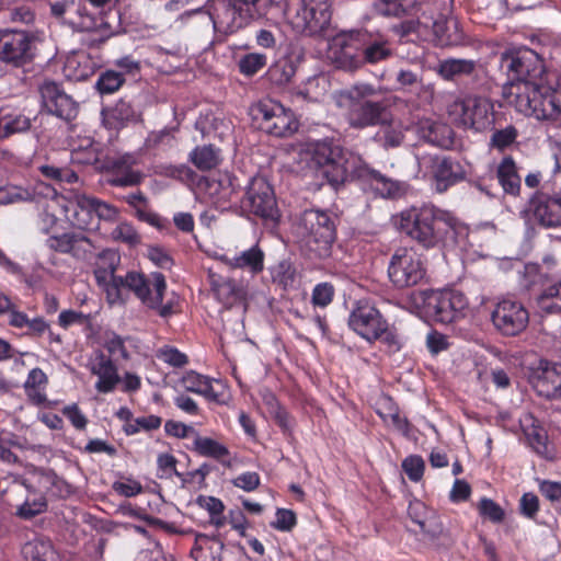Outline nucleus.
Wrapping results in <instances>:
<instances>
[{"mask_svg":"<svg viewBox=\"0 0 561 561\" xmlns=\"http://www.w3.org/2000/svg\"><path fill=\"white\" fill-rule=\"evenodd\" d=\"M500 67L508 79L504 93L510 104L519 113L538 121L559 119L561 105L556 93L541 82L545 66L537 53L529 48L505 51L501 56Z\"/></svg>","mask_w":561,"mask_h":561,"instance_id":"obj_1","label":"nucleus"},{"mask_svg":"<svg viewBox=\"0 0 561 561\" xmlns=\"http://www.w3.org/2000/svg\"><path fill=\"white\" fill-rule=\"evenodd\" d=\"M309 164L335 190L345 182L357 181L385 198L404 193V183L373 169L360 156L345 151L331 141H317L307 149Z\"/></svg>","mask_w":561,"mask_h":561,"instance_id":"obj_2","label":"nucleus"},{"mask_svg":"<svg viewBox=\"0 0 561 561\" xmlns=\"http://www.w3.org/2000/svg\"><path fill=\"white\" fill-rule=\"evenodd\" d=\"M290 234L310 259H328L336 240V217L322 209H306L297 215Z\"/></svg>","mask_w":561,"mask_h":561,"instance_id":"obj_3","label":"nucleus"},{"mask_svg":"<svg viewBox=\"0 0 561 561\" xmlns=\"http://www.w3.org/2000/svg\"><path fill=\"white\" fill-rule=\"evenodd\" d=\"M458 220L449 211L432 204L412 207L400 215L402 232L424 249L438 247L449 230H455Z\"/></svg>","mask_w":561,"mask_h":561,"instance_id":"obj_4","label":"nucleus"},{"mask_svg":"<svg viewBox=\"0 0 561 561\" xmlns=\"http://www.w3.org/2000/svg\"><path fill=\"white\" fill-rule=\"evenodd\" d=\"M376 94L377 89L367 82H357L335 94V104L351 128L363 130L387 122L388 105L373 101Z\"/></svg>","mask_w":561,"mask_h":561,"instance_id":"obj_5","label":"nucleus"},{"mask_svg":"<svg viewBox=\"0 0 561 561\" xmlns=\"http://www.w3.org/2000/svg\"><path fill=\"white\" fill-rule=\"evenodd\" d=\"M104 288L111 302L119 300L122 288H127L145 307L157 311L160 317L168 318L174 313L171 301L162 304L167 290V282L162 273L153 272L146 277L138 272H128L125 277L113 278V282H110Z\"/></svg>","mask_w":561,"mask_h":561,"instance_id":"obj_6","label":"nucleus"},{"mask_svg":"<svg viewBox=\"0 0 561 561\" xmlns=\"http://www.w3.org/2000/svg\"><path fill=\"white\" fill-rule=\"evenodd\" d=\"M261 2L262 0H216L215 16H205L201 22V26L216 33L210 45L222 42L225 36L237 32L251 20L260 18Z\"/></svg>","mask_w":561,"mask_h":561,"instance_id":"obj_7","label":"nucleus"},{"mask_svg":"<svg viewBox=\"0 0 561 561\" xmlns=\"http://www.w3.org/2000/svg\"><path fill=\"white\" fill-rule=\"evenodd\" d=\"M410 301L419 314L439 323L454 322L468 306L466 296L454 290L414 291Z\"/></svg>","mask_w":561,"mask_h":561,"instance_id":"obj_8","label":"nucleus"},{"mask_svg":"<svg viewBox=\"0 0 561 561\" xmlns=\"http://www.w3.org/2000/svg\"><path fill=\"white\" fill-rule=\"evenodd\" d=\"M285 18L296 34L313 36L323 32L331 22L330 0H289Z\"/></svg>","mask_w":561,"mask_h":561,"instance_id":"obj_9","label":"nucleus"},{"mask_svg":"<svg viewBox=\"0 0 561 561\" xmlns=\"http://www.w3.org/2000/svg\"><path fill=\"white\" fill-rule=\"evenodd\" d=\"M250 115L253 124L260 130L275 137L290 136L298 128L293 112L270 99L262 100L252 105Z\"/></svg>","mask_w":561,"mask_h":561,"instance_id":"obj_10","label":"nucleus"},{"mask_svg":"<svg viewBox=\"0 0 561 561\" xmlns=\"http://www.w3.org/2000/svg\"><path fill=\"white\" fill-rule=\"evenodd\" d=\"M426 276L425 263L413 248H398L388 264L393 287L404 289L419 285Z\"/></svg>","mask_w":561,"mask_h":561,"instance_id":"obj_11","label":"nucleus"},{"mask_svg":"<svg viewBox=\"0 0 561 561\" xmlns=\"http://www.w3.org/2000/svg\"><path fill=\"white\" fill-rule=\"evenodd\" d=\"M449 116L459 125L482 131L493 124V104L483 96H467L448 105Z\"/></svg>","mask_w":561,"mask_h":561,"instance_id":"obj_12","label":"nucleus"},{"mask_svg":"<svg viewBox=\"0 0 561 561\" xmlns=\"http://www.w3.org/2000/svg\"><path fill=\"white\" fill-rule=\"evenodd\" d=\"M243 214L253 215L265 220H275L278 216L275 194L271 184L263 176H253L240 201Z\"/></svg>","mask_w":561,"mask_h":561,"instance_id":"obj_13","label":"nucleus"},{"mask_svg":"<svg viewBox=\"0 0 561 561\" xmlns=\"http://www.w3.org/2000/svg\"><path fill=\"white\" fill-rule=\"evenodd\" d=\"M357 30L339 32L331 41L328 59L339 70L354 73L363 69Z\"/></svg>","mask_w":561,"mask_h":561,"instance_id":"obj_14","label":"nucleus"},{"mask_svg":"<svg viewBox=\"0 0 561 561\" xmlns=\"http://www.w3.org/2000/svg\"><path fill=\"white\" fill-rule=\"evenodd\" d=\"M350 328L368 342L380 340L388 322L380 311L369 301L359 300L348 317Z\"/></svg>","mask_w":561,"mask_h":561,"instance_id":"obj_15","label":"nucleus"},{"mask_svg":"<svg viewBox=\"0 0 561 561\" xmlns=\"http://www.w3.org/2000/svg\"><path fill=\"white\" fill-rule=\"evenodd\" d=\"M491 321L502 335L516 336L527 328L529 312L522 302L506 298L495 305Z\"/></svg>","mask_w":561,"mask_h":561,"instance_id":"obj_16","label":"nucleus"},{"mask_svg":"<svg viewBox=\"0 0 561 561\" xmlns=\"http://www.w3.org/2000/svg\"><path fill=\"white\" fill-rule=\"evenodd\" d=\"M34 37L24 31L0 32V60L13 67H23L34 57Z\"/></svg>","mask_w":561,"mask_h":561,"instance_id":"obj_17","label":"nucleus"},{"mask_svg":"<svg viewBox=\"0 0 561 561\" xmlns=\"http://www.w3.org/2000/svg\"><path fill=\"white\" fill-rule=\"evenodd\" d=\"M39 92L42 105L48 114L55 115L65 122H71L77 117L78 103L57 83L46 81L41 85Z\"/></svg>","mask_w":561,"mask_h":561,"instance_id":"obj_18","label":"nucleus"},{"mask_svg":"<svg viewBox=\"0 0 561 561\" xmlns=\"http://www.w3.org/2000/svg\"><path fill=\"white\" fill-rule=\"evenodd\" d=\"M72 9L65 16L64 24L76 32H94L103 38H108L114 34L112 25L107 22L105 14H93L88 11L81 0H72Z\"/></svg>","mask_w":561,"mask_h":561,"instance_id":"obj_19","label":"nucleus"},{"mask_svg":"<svg viewBox=\"0 0 561 561\" xmlns=\"http://www.w3.org/2000/svg\"><path fill=\"white\" fill-rule=\"evenodd\" d=\"M363 68L365 65H377L389 59L393 51L388 37L380 32L356 28Z\"/></svg>","mask_w":561,"mask_h":561,"instance_id":"obj_20","label":"nucleus"},{"mask_svg":"<svg viewBox=\"0 0 561 561\" xmlns=\"http://www.w3.org/2000/svg\"><path fill=\"white\" fill-rule=\"evenodd\" d=\"M135 159L125 154L118 158H110L104 162L107 184L116 187L137 186L145 180V174L134 169Z\"/></svg>","mask_w":561,"mask_h":561,"instance_id":"obj_21","label":"nucleus"},{"mask_svg":"<svg viewBox=\"0 0 561 561\" xmlns=\"http://www.w3.org/2000/svg\"><path fill=\"white\" fill-rule=\"evenodd\" d=\"M533 389L546 399L561 398V364L540 362L529 378Z\"/></svg>","mask_w":561,"mask_h":561,"instance_id":"obj_22","label":"nucleus"},{"mask_svg":"<svg viewBox=\"0 0 561 561\" xmlns=\"http://www.w3.org/2000/svg\"><path fill=\"white\" fill-rule=\"evenodd\" d=\"M432 176L436 192L445 193L466 179V170L461 162L453 157H437L433 160Z\"/></svg>","mask_w":561,"mask_h":561,"instance_id":"obj_23","label":"nucleus"},{"mask_svg":"<svg viewBox=\"0 0 561 561\" xmlns=\"http://www.w3.org/2000/svg\"><path fill=\"white\" fill-rule=\"evenodd\" d=\"M208 278L216 298L226 308L245 307L248 290L242 283L213 272L209 273Z\"/></svg>","mask_w":561,"mask_h":561,"instance_id":"obj_24","label":"nucleus"},{"mask_svg":"<svg viewBox=\"0 0 561 561\" xmlns=\"http://www.w3.org/2000/svg\"><path fill=\"white\" fill-rule=\"evenodd\" d=\"M46 245L56 252L71 254L80 260L87 259L94 248L91 239L83 232H65L50 236L46 240Z\"/></svg>","mask_w":561,"mask_h":561,"instance_id":"obj_25","label":"nucleus"},{"mask_svg":"<svg viewBox=\"0 0 561 561\" xmlns=\"http://www.w3.org/2000/svg\"><path fill=\"white\" fill-rule=\"evenodd\" d=\"M535 220L545 228L561 227V196L535 194L530 202Z\"/></svg>","mask_w":561,"mask_h":561,"instance_id":"obj_26","label":"nucleus"},{"mask_svg":"<svg viewBox=\"0 0 561 561\" xmlns=\"http://www.w3.org/2000/svg\"><path fill=\"white\" fill-rule=\"evenodd\" d=\"M90 196L75 194L73 199L65 207L66 217L72 226L80 230H92L96 228L94 210H92Z\"/></svg>","mask_w":561,"mask_h":561,"instance_id":"obj_27","label":"nucleus"},{"mask_svg":"<svg viewBox=\"0 0 561 561\" xmlns=\"http://www.w3.org/2000/svg\"><path fill=\"white\" fill-rule=\"evenodd\" d=\"M495 178L505 195L518 197L522 191V178L512 156H505L495 169Z\"/></svg>","mask_w":561,"mask_h":561,"instance_id":"obj_28","label":"nucleus"},{"mask_svg":"<svg viewBox=\"0 0 561 561\" xmlns=\"http://www.w3.org/2000/svg\"><path fill=\"white\" fill-rule=\"evenodd\" d=\"M91 373L98 376L95 389L101 393L112 392L119 382L115 364L103 353L99 354L91 366Z\"/></svg>","mask_w":561,"mask_h":561,"instance_id":"obj_29","label":"nucleus"},{"mask_svg":"<svg viewBox=\"0 0 561 561\" xmlns=\"http://www.w3.org/2000/svg\"><path fill=\"white\" fill-rule=\"evenodd\" d=\"M234 178L230 174H217L209 176H202L198 180L199 190L204 191L213 198L218 201H230L236 192Z\"/></svg>","mask_w":561,"mask_h":561,"instance_id":"obj_30","label":"nucleus"},{"mask_svg":"<svg viewBox=\"0 0 561 561\" xmlns=\"http://www.w3.org/2000/svg\"><path fill=\"white\" fill-rule=\"evenodd\" d=\"M265 254L257 245H253L232 257H226L227 265L231 268H240L248 271L252 275H256L264 270Z\"/></svg>","mask_w":561,"mask_h":561,"instance_id":"obj_31","label":"nucleus"},{"mask_svg":"<svg viewBox=\"0 0 561 561\" xmlns=\"http://www.w3.org/2000/svg\"><path fill=\"white\" fill-rule=\"evenodd\" d=\"M433 33L440 46H456L459 45L463 35L459 28L458 21L456 19L439 18L433 23Z\"/></svg>","mask_w":561,"mask_h":561,"instance_id":"obj_32","label":"nucleus"},{"mask_svg":"<svg viewBox=\"0 0 561 561\" xmlns=\"http://www.w3.org/2000/svg\"><path fill=\"white\" fill-rule=\"evenodd\" d=\"M477 62L471 59L449 58L442 60L437 67V73L448 81L456 80L474 72Z\"/></svg>","mask_w":561,"mask_h":561,"instance_id":"obj_33","label":"nucleus"},{"mask_svg":"<svg viewBox=\"0 0 561 561\" xmlns=\"http://www.w3.org/2000/svg\"><path fill=\"white\" fill-rule=\"evenodd\" d=\"M103 121L110 128L118 129L135 117V110L125 100H119L113 106L102 110Z\"/></svg>","mask_w":561,"mask_h":561,"instance_id":"obj_34","label":"nucleus"},{"mask_svg":"<svg viewBox=\"0 0 561 561\" xmlns=\"http://www.w3.org/2000/svg\"><path fill=\"white\" fill-rule=\"evenodd\" d=\"M420 133L426 142L439 148H449L454 142L453 130L445 124L426 122Z\"/></svg>","mask_w":561,"mask_h":561,"instance_id":"obj_35","label":"nucleus"},{"mask_svg":"<svg viewBox=\"0 0 561 561\" xmlns=\"http://www.w3.org/2000/svg\"><path fill=\"white\" fill-rule=\"evenodd\" d=\"M536 306L543 314L561 313V280L546 287L536 297Z\"/></svg>","mask_w":561,"mask_h":561,"instance_id":"obj_36","label":"nucleus"},{"mask_svg":"<svg viewBox=\"0 0 561 561\" xmlns=\"http://www.w3.org/2000/svg\"><path fill=\"white\" fill-rule=\"evenodd\" d=\"M378 126H380V130L376 137L379 138L383 148H397L402 144L404 139L402 125L394 122L390 111L387 113V122Z\"/></svg>","mask_w":561,"mask_h":561,"instance_id":"obj_37","label":"nucleus"},{"mask_svg":"<svg viewBox=\"0 0 561 561\" xmlns=\"http://www.w3.org/2000/svg\"><path fill=\"white\" fill-rule=\"evenodd\" d=\"M190 161L202 171L216 168L220 161V150L213 145L197 146L190 153Z\"/></svg>","mask_w":561,"mask_h":561,"instance_id":"obj_38","label":"nucleus"},{"mask_svg":"<svg viewBox=\"0 0 561 561\" xmlns=\"http://www.w3.org/2000/svg\"><path fill=\"white\" fill-rule=\"evenodd\" d=\"M62 483V480L57 477L53 470H37L31 481L25 482V486L30 492L44 495L54 493V488Z\"/></svg>","mask_w":561,"mask_h":561,"instance_id":"obj_39","label":"nucleus"},{"mask_svg":"<svg viewBox=\"0 0 561 561\" xmlns=\"http://www.w3.org/2000/svg\"><path fill=\"white\" fill-rule=\"evenodd\" d=\"M193 446L198 455L214 458L221 463H226L225 458L229 456V450L225 445L209 437L196 435Z\"/></svg>","mask_w":561,"mask_h":561,"instance_id":"obj_40","label":"nucleus"},{"mask_svg":"<svg viewBox=\"0 0 561 561\" xmlns=\"http://www.w3.org/2000/svg\"><path fill=\"white\" fill-rule=\"evenodd\" d=\"M415 0H376L375 11L387 18H402L410 13Z\"/></svg>","mask_w":561,"mask_h":561,"instance_id":"obj_41","label":"nucleus"},{"mask_svg":"<svg viewBox=\"0 0 561 561\" xmlns=\"http://www.w3.org/2000/svg\"><path fill=\"white\" fill-rule=\"evenodd\" d=\"M99 259L100 261H105L107 266L98 265L94 270V276L99 285L105 286L110 282H113V278L117 277L115 275V270L119 257L114 251L104 250L100 254Z\"/></svg>","mask_w":561,"mask_h":561,"instance_id":"obj_42","label":"nucleus"},{"mask_svg":"<svg viewBox=\"0 0 561 561\" xmlns=\"http://www.w3.org/2000/svg\"><path fill=\"white\" fill-rule=\"evenodd\" d=\"M31 119L23 114H3L1 117L0 137H9L24 133L31 128Z\"/></svg>","mask_w":561,"mask_h":561,"instance_id":"obj_43","label":"nucleus"},{"mask_svg":"<svg viewBox=\"0 0 561 561\" xmlns=\"http://www.w3.org/2000/svg\"><path fill=\"white\" fill-rule=\"evenodd\" d=\"M295 73L296 66L287 58L279 59L268 70L271 81L277 85H284L290 82Z\"/></svg>","mask_w":561,"mask_h":561,"instance_id":"obj_44","label":"nucleus"},{"mask_svg":"<svg viewBox=\"0 0 561 561\" xmlns=\"http://www.w3.org/2000/svg\"><path fill=\"white\" fill-rule=\"evenodd\" d=\"M125 82L123 72L115 70L103 71L96 82L95 89L100 94H112L116 92Z\"/></svg>","mask_w":561,"mask_h":561,"instance_id":"obj_45","label":"nucleus"},{"mask_svg":"<svg viewBox=\"0 0 561 561\" xmlns=\"http://www.w3.org/2000/svg\"><path fill=\"white\" fill-rule=\"evenodd\" d=\"M22 553L28 561H46L48 556L53 553V548L47 540L34 539L23 546Z\"/></svg>","mask_w":561,"mask_h":561,"instance_id":"obj_46","label":"nucleus"},{"mask_svg":"<svg viewBox=\"0 0 561 561\" xmlns=\"http://www.w3.org/2000/svg\"><path fill=\"white\" fill-rule=\"evenodd\" d=\"M33 194L32 192L19 185L7 184L0 186V204L1 205H10L16 204L21 202L32 201Z\"/></svg>","mask_w":561,"mask_h":561,"instance_id":"obj_47","label":"nucleus"},{"mask_svg":"<svg viewBox=\"0 0 561 561\" xmlns=\"http://www.w3.org/2000/svg\"><path fill=\"white\" fill-rule=\"evenodd\" d=\"M296 270L288 260H282L271 268V276L274 283L287 288L295 282Z\"/></svg>","mask_w":561,"mask_h":561,"instance_id":"obj_48","label":"nucleus"},{"mask_svg":"<svg viewBox=\"0 0 561 561\" xmlns=\"http://www.w3.org/2000/svg\"><path fill=\"white\" fill-rule=\"evenodd\" d=\"M266 65V56L264 54L251 53L244 55L239 60V71L247 76L252 77L257 73Z\"/></svg>","mask_w":561,"mask_h":561,"instance_id":"obj_49","label":"nucleus"},{"mask_svg":"<svg viewBox=\"0 0 561 561\" xmlns=\"http://www.w3.org/2000/svg\"><path fill=\"white\" fill-rule=\"evenodd\" d=\"M38 170L46 179L54 180L56 182L75 183L78 181L77 173L69 168L43 164L38 167Z\"/></svg>","mask_w":561,"mask_h":561,"instance_id":"obj_50","label":"nucleus"},{"mask_svg":"<svg viewBox=\"0 0 561 561\" xmlns=\"http://www.w3.org/2000/svg\"><path fill=\"white\" fill-rule=\"evenodd\" d=\"M479 514L494 524H500L505 518L504 510L492 499L482 497L478 503Z\"/></svg>","mask_w":561,"mask_h":561,"instance_id":"obj_51","label":"nucleus"},{"mask_svg":"<svg viewBox=\"0 0 561 561\" xmlns=\"http://www.w3.org/2000/svg\"><path fill=\"white\" fill-rule=\"evenodd\" d=\"M47 508V501L44 495H38L33 501L28 499L19 507L18 516L24 519L33 518L34 516L45 512Z\"/></svg>","mask_w":561,"mask_h":561,"instance_id":"obj_52","label":"nucleus"},{"mask_svg":"<svg viewBox=\"0 0 561 561\" xmlns=\"http://www.w3.org/2000/svg\"><path fill=\"white\" fill-rule=\"evenodd\" d=\"M517 135V129L513 125H510L493 133L491 145L496 149L503 150L516 140Z\"/></svg>","mask_w":561,"mask_h":561,"instance_id":"obj_53","label":"nucleus"},{"mask_svg":"<svg viewBox=\"0 0 561 561\" xmlns=\"http://www.w3.org/2000/svg\"><path fill=\"white\" fill-rule=\"evenodd\" d=\"M5 18L14 23L30 24L34 21L35 14L28 4L8 8L4 12Z\"/></svg>","mask_w":561,"mask_h":561,"instance_id":"obj_54","label":"nucleus"},{"mask_svg":"<svg viewBox=\"0 0 561 561\" xmlns=\"http://www.w3.org/2000/svg\"><path fill=\"white\" fill-rule=\"evenodd\" d=\"M424 467V460L420 456H409L402 461V468L411 481L421 480Z\"/></svg>","mask_w":561,"mask_h":561,"instance_id":"obj_55","label":"nucleus"},{"mask_svg":"<svg viewBox=\"0 0 561 561\" xmlns=\"http://www.w3.org/2000/svg\"><path fill=\"white\" fill-rule=\"evenodd\" d=\"M334 287L330 283L318 284L312 291V304L318 307H327L333 300Z\"/></svg>","mask_w":561,"mask_h":561,"instance_id":"obj_56","label":"nucleus"},{"mask_svg":"<svg viewBox=\"0 0 561 561\" xmlns=\"http://www.w3.org/2000/svg\"><path fill=\"white\" fill-rule=\"evenodd\" d=\"M158 358L173 367H183L187 364V356L174 347H163L158 352Z\"/></svg>","mask_w":561,"mask_h":561,"instance_id":"obj_57","label":"nucleus"},{"mask_svg":"<svg viewBox=\"0 0 561 561\" xmlns=\"http://www.w3.org/2000/svg\"><path fill=\"white\" fill-rule=\"evenodd\" d=\"M176 458L171 454H160L157 459L158 470L162 473L159 474L160 478H170L172 474H175L179 478H182V473L176 470Z\"/></svg>","mask_w":561,"mask_h":561,"instance_id":"obj_58","label":"nucleus"},{"mask_svg":"<svg viewBox=\"0 0 561 561\" xmlns=\"http://www.w3.org/2000/svg\"><path fill=\"white\" fill-rule=\"evenodd\" d=\"M413 522L420 526L421 531L423 534H425L432 539L437 538L443 533V525L439 522V519L434 515H431L423 519L413 517Z\"/></svg>","mask_w":561,"mask_h":561,"instance_id":"obj_59","label":"nucleus"},{"mask_svg":"<svg viewBox=\"0 0 561 561\" xmlns=\"http://www.w3.org/2000/svg\"><path fill=\"white\" fill-rule=\"evenodd\" d=\"M91 204H93L92 210H94V218L102 219L105 221H113L117 217V209L101 199L90 196Z\"/></svg>","mask_w":561,"mask_h":561,"instance_id":"obj_60","label":"nucleus"},{"mask_svg":"<svg viewBox=\"0 0 561 561\" xmlns=\"http://www.w3.org/2000/svg\"><path fill=\"white\" fill-rule=\"evenodd\" d=\"M296 523V515L291 510L278 508L276 512V520L271 525L277 530L290 531Z\"/></svg>","mask_w":561,"mask_h":561,"instance_id":"obj_61","label":"nucleus"},{"mask_svg":"<svg viewBox=\"0 0 561 561\" xmlns=\"http://www.w3.org/2000/svg\"><path fill=\"white\" fill-rule=\"evenodd\" d=\"M539 491L552 504L561 506V482L543 480L539 483Z\"/></svg>","mask_w":561,"mask_h":561,"instance_id":"obj_62","label":"nucleus"},{"mask_svg":"<svg viewBox=\"0 0 561 561\" xmlns=\"http://www.w3.org/2000/svg\"><path fill=\"white\" fill-rule=\"evenodd\" d=\"M520 514L527 518H535L539 511V499L534 493H525L519 500Z\"/></svg>","mask_w":561,"mask_h":561,"instance_id":"obj_63","label":"nucleus"},{"mask_svg":"<svg viewBox=\"0 0 561 561\" xmlns=\"http://www.w3.org/2000/svg\"><path fill=\"white\" fill-rule=\"evenodd\" d=\"M113 238L116 240H121L130 245L137 244L139 242V236L134 229V227L129 224H119L112 232Z\"/></svg>","mask_w":561,"mask_h":561,"instance_id":"obj_64","label":"nucleus"}]
</instances>
